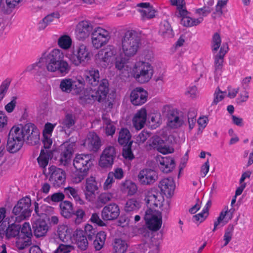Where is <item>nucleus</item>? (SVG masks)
Returning a JSON list of instances; mask_svg holds the SVG:
<instances>
[{"instance_id":"obj_1","label":"nucleus","mask_w":253,"mask_h":253,"mask_svg":"<svg viewBox=\"0 0 253 253\" xmlns=\"http://www.w3.org/2000/svg\"><path fill=\"white\" fill-rule=\"evenodd\" d=\"M64 57L62 51L58 49H54L49 53L44 52L39 61L28 67V70L33 71L34 73L39 76L44 75L46 70L64 76L69 72L71 67Z\"/></svg>"},{"instance_id":"obj_2","label":"nucleus","mask_w":253,"mask_h":253,"mask_svg":"<svg viewBox=\"0 0 253 253\" xmlns=\"http://www.w3.org/2000/svg\"><path fill=\"white\" fill-rule=\"evenodd\" d=\"M157 199V195L150 192L145 199L148 208L145 211L144 220L147 228L152 232L158 230V211L154 209L158 206Z\"/></svg>"},{"instance_id":"obj_3","label":"nucleus","mask_w":253,"mask_h":253,"mask_svg":"<svg viewBox=\"0 0 253 253\" xmlns=\"http://www.w3.org/2000/svg\"><path fill=\"white\" fill-rule=\"evenodd\" d=\"M140 43V39L137 32L134 30H128L122 38L120 50L125 57H133L137 52Z\"/></svg>"},{"instance_id":"obj_4","label":"nucleus","mask_w":253,"mask_h":253,"mask_svg":"<svg viewBox=\"0 0 253 253\" xmlns=\"http://www.w3.org/2000/svg\"><path fill=\"white\" fill-rule=\"evenodd\" d=\"M109 91V83L107 79L100 81L97 90H92L81 95L79 98V102L82 105L91 104L95 101L101 102L106 97Z\"/></svg>"},{"instance_id":"obj_5","label":"nucleus","mask_w":253,"mask_h":253,"mask_svg":"<svg viewBox=\"0 0 253 253\" xmlns=\"http://www.w3.org/2000/svg\"><path fill=\"white\" fill-rule=\"evenodd\" d=\"M163 115L167 117V128L178 129L183 126L184 121L180 111L170 105H165L162 109Z\"/></svg>"},{"instance_id":"obj_6","label":"nucleus","mask_w":253,"mask_h":253,"mask_svg":"<svg viewBox=\"0 0 253 253\" xmlns=\"http://www.w3.org/2000/svg\"><path fill=\"white\" fill-rule=\"evenodd\" d=\"M91 53L88 47L84 44L74 47L69 59L76 66H85L91 59Z\"/></svg>"},{"instance_id":"obj_7","label":"nucleus","mask_w":253,"mask_h":253,"mask_svg":"<svg viewBox=\"0 0 253 253\" xmlns=\"http://www.w3.org/2000/svg\"><path fill=\"white\" fill-rule=\"evenodd\" d=\"M23 142L28 144L35 145L39 143L40 132L36 126L32 123H27L21 127L16 126Z\"/></svg>"},{"instance_id":"obj_8","label":"nucleus","mask_w":253,"mask_h":253,"mask_svg":"<svg viewBox=\"0 0 253 253\" xmlns=\"http://www.w3.org/2000/svg\"><path fill=\"white\" fill-rule=\"evenodd\" d=\"M132 72L134 78L138 82L144 84L152 78L153 69L149 63L139 61L135 64Z\"/></svg>"},{"instance_id":"obj_9","label":"nucleus","mask_w":253,"mask_h":253,"mask_svg":"<svg viewBox=\"0 0 253 253\" xmlns=\"http://www.w3.org/2000/svg\"><path fill=\"white\" fill-rule=\"evenodd\" d=\"M175 139L170 130L164 128L159 131V153L166 155L174 152Z\"/></svg>"},{"instance_id":"obj_10","label":"nucleus","mask_w":253,"mask_h":253,"mask_svg":"<svg viewBox=\"0 0 253 253\" xmlns=\"http://www.w3.org/2000/svg\"><path fill=\"white\" fill-rule=\"evenodd\" d=\"M160 188L162 194L166 196L167 199H164L159 207L162 211L167 213L169 208V200L173 194L175 189V184L173 180L171 178H165L160 182Z\"/></svg>"},{"instance_id":"obj_11","label":"nucleus","mask_w":253,"mask_h":253,"mask_svg":"<svg viewBox=\"0 0 253 253\" xmlns=\"http://www.w3.org/2000/svg\"><path fill=\"white\" fill-rule=\"evenodd\" d=\"M116 53V49L114 46L108 45L106 48L99 50L95 55V63L98 66L105 68L113 64Z\"/></svg>"},{"instance_id":"obj_12","label":"nucleus","mask_w":253,"mask_h":253,"mask_svg":"<svg viewBox=\"0 0 253 253\" xmlns=\"http://www.w3.org/2000/svg\"><path fill=\"white\" fill-rule=\"evenodd\" d=\"M31 205V200L29 197L22 198L18 201L12 210V213L16 216V222H20L30 216L32 211Z\"/></svg>"},{"instance_id":"obj_13","label":"nucleus","mask_w":253,"mask_h":253,"mask_svg":"<svg viewBox=\"0 0 253 253\" xmlns=\"http://www.w3.org/2000/svg\"><path fill=\"white\" fill-rule=\"evenodd\" d=\"M17 131L18 130L14 126L10 130L8 135L6 150L11 153L18 151L23 145L24 142Z\"/></svg>"},{"instance_id":"obj_14","label":"nucleus","mask_w":253,"mask_h":253,"mask_svg":"<svg viewBox=\"0 0 253 253\" xmlns=\"http://www.w3.org/2000/svg\"><path fill=\"white\" fill-rule=\"evenodd\" d=\"M110 38V32L101 27L95 28L92 32V43L94 47L96 49L106 44Z\"/></svg>"},{"instance_id":"obj_15","label":"nucleus","mask_w":253,"mask_h":253,"mask_svg":"<svg viewBox=\"0 0 253 253\" xmlns=\"http://www.w3.org/2000/svg\"><path fill=\"white\" fill-rule=\"evenodd\" d=\"M47 175L48 180L54 187H60L64 184L66 180L65 172L62 169L52 166L48 168Z\"/></svg>"},{"instance_id":"obj_16","label":"nucleus","mask_w":253,"mask_h":253,"mask_svg":"<svg viewBox=\"0 0 253 253\" xmlns=\"http://www.w3.org/2000/svg\"><path fill=\"white\" fill-rule=\"evenodd\" d=\"M116 156V150L113 146H108L103 151L99 161V166L103 168H111Z\"/></svg>"},{"instance_id":"obj_17","label":"nucleus","mask_w":253,"mask_h":253,"mask_svg":"<svg viewBox=\"0 0 253 253\" xmlns=\"http://www.w3.org/2000/svg\"><path fill=\"white\" fill-rule=\"evenodd\" d=\"M83 82L81 80L77 81H73L71 79H64L62 80L60 84V88L66 93H70L73 90H76V92L79 93L84 88Z\"/></svg>"},{"instance_id":"obj_18","label":"nucleus","mask_w":253,"mask_h":253,"mask_svg":"<svg viewBox=\"0 0 253 253\" xmlns=\"http://www.w3.org/2000/svg\"><path fill=\"white\" fill-rule=\"evenodd\" d=\"M75 144L66 142L60 145L59 148V161L61 164L66 166L71 161L74 152Z\"/></svg>"},{"instance_id":"obj_19","label":"nucleus","mask_w":253,"mask_h":253,"mask_svg":"<svg viewBox=\"0 0 253 253\" xmlns=\"http://www.w3.org/2000/svg\"><path fill=\"white\" fill-rule=\"evenodd\" d=\"M91 154H78L74 159L73 165L76 169L88 171L92 164Z\"/></svg>"},{"instance_id":"obj_20","label":"nucleus","mask_w":253,"mask_h":253,"mask_svg":"<svg viewBox=\"0 0 253 253\" xmlns=\"http://www.w3.org/2000/svg\"><path fill=\"white\" fill-rule=\"evenodd\" d=\"M93 26L91 22L87 20L80 21L77 25L76 35L79 40H84L87 38L93 31Z\"/></svg>"},{"instance_id":"obj_21","label":"nucleus","mask_w":253,"mask_h":253,"mask_svg":"<svg viewBox=\"0 0 253 253\" xmlns=\"http://www.w3.org/2000/svg\"><path fill=\"white\" fill-rule=\"evenodd\" d=\"M147 92L142 87H136L130 93V100L135 106L142 105L147 99Z\"/></svg>"},{"instance_id":"obj_22","label":"nucleus","mask_w":253,"mask_h":253,"mask_svg":"<svg viewBox=\"0 0 253 253\" xmlns=\"http://www.w3.org/2000/svg\"><path fill=\"white\" fill-rule=\"evenodd\" d=\"M119 206L114 203L105 206L101 211L102 218L105 220H111L116 219L120 214Z\"/></svg>"},{"instance_id":"obj_23","label":"nucleus","mask_w":253,"mask_h":253,"mask_svg":"<svg viewBox=\"0 0 253 253\" xmlns=\"http://www.w3.org/2000/svg\"><path fill=\"white\" fill-rule=\"evenodd\" d=\"M85 189L86 199L89 202L93 201L95 198V192L98 189L97 183L95 177L90 176L86 179Z\"/></svg>"},{"instance_id":"obj_24","label":"nucleus","mask_w":253,"mask_h":253,"mask_svg":"<svg viewBox=\"0 0 253 253\" xmlns=\"http://www.w3.org/2000/svg\"><path fill=\"white\" fill-rule=\"evenodd\" d=\"M157 177V172L149 169L141 170L138 175V178L140 182L143 185H149L153 183Z\"/></svg>"},{"instance_id":"obj_25","label":"nucleus","mask_w":253,"mask_h":253,"mask_svg":"<svg viewBox=\"0 0 253 253\" xmlns=\"http://www.w3.org/2000/svg\"><path fill=\"white\" fill-rule=\"evenodd\" d=\"M84 145L89 150L94 152L97 151L101 145L99 137L94 132H90L87 134Z\"/></svg>"},{"instance_id":"obj_26","label":"nucleus","mask_w":253,"mask_h":253,"mask_svg":"<svg viewBox=\"0 0 253 253\" xmlns=\"http://www.w3.org/2000/svg\"><path fill=\"white\" fill-rule=\"evenodd\" d=\"M175 167L173 158L169 156L159 158V169L164 173L172 171Z\"/></svg>"},{"instance_id":"obj_27","label":"nucleus","mask_w":253,"mask_h":253,"mask_svg":"<svg viewBox=\"0 0 253 253\" xmlns=\"http://www.w3.org/2000/svg\"><path fill=\"white\" fill-rule=\"evenodd\" d=\"M84 76L86 83L90 85L95 86L99 84L100 74L98 69L91 68L85 70Z\"/></svg>"},{"instance_id":"obj_28","label":"nucleus","mask_w":253,"mask_h":253,"mask_svg":"<svg viewBox=\"0 0 253 253\" xmlns=\"http://www.w3.org/2000/svg\"><path fill=\"white\" fill-rule=\"evenodd\" d=\"M147 118V111L145 108H141L135 114L132 123L134 127L137 130L142 129L146 123Z\"/></svg>"},{"instance_id":"obj_29","label":"nucleus","mask_w":253,"mask_h":253,"mask_svg":"<svg viewBox=\"0 0 253 253\" xmlns=\"http://www.w3.org/2000/svg\"><path fill=\"white\" fill-rule=\"evenodd\" d=\"M33 229L35 236L39 238L46 234L48 230V226L45 220L38 219L33 223Z\"/></svg>"},{"instance_id":"obj_30","label":"nucleus","mask_w":253,"mask_h":253,"mask_svg":"<svg viewBox=\"0 0 253 253\" xmlns=\"http://www.w3.org/2000/svg\"><path fill=\"white\" fill-rule=\"evenodd\" d=\"M53 157V153L50 150H42L40 156L37 159L38 163L40 167L43 169V173L47 177V175L45 172L46 170V167L48 164L49 160L51 159Z\"/></svg>"},{"instance_id":"obj_31","label":"nucleus","mask_w":253,"mask_h":253,"mask_svg":"<svg viewBox=\"0 0 253 253\" xmlns=\"http://www.w3.org/2000/svg\"><path fill=\"white\" fill-rule=\"evenodd\" d=\"M74 237L75 243L79 249L83 251L87 249L88 242L83 230H77L74 234Z\"/></svg>"},{"instance_id":"obj_32","label":"nucleus","mask_w":253,"mask_h":253,"mask_svg":"<svg viewBox=\"0 0 253 253\" xmlns=\"http://www.w3.org/2000/svg\"><path fill=\"white\" fill-rule=\"evenodd\" d=\"M139 7L138 11L141 13L143 19H151L155 16V10L149 2H141L136 5Z\"/></svg>"},{"instance_id":"obj_33","label":"nucleus","mask_w":253,"mask_h":253,"mask_svg":"<svg viewBox=\"0 0 253 253\" xmlns=\"http://www.w3.org/2000/svg\"><path fill=\"white\" fill-rule=\"evenodd\" d=\"M228 50L227 44H223L218 53L214 57V67L216 72L221 71L223 62V57Z\"/></svg>"},{"instance_id":"obj_34","label":"nucleus","mask_w":253,"mask_h":253,"mask_svg":"<svg viewBox=\"0 0 253 253\" xmlns=\"http://www.w3.org/2000/svg\"><path fill=\"white\" fill-rule=\"evenodd\" d=\"M120 189L123 193L132 196L137 192V187L136 184L131 180H126L121 183Z\"/></svg>"},{"instance_id":"obj_35","label":"nucleus","mask_w":253,"mask_h":253,"mask_svg":"<svg viewBox=\"0 0 253 253\" xmlns=\"http://www.w3.org/2000/svg\"><path fill=\"white\" fill-rule=\"evenodd\" d=\"M61 215L67 218H70L74 214L73 205L68 201L61 202L60 204Z\"/></svg>"},{"instance_id":"obj_36","label":"nucleus","mask_w":253,"mask_h":253,"mask_svg":"<svg viewBox=\"0 0 253 253\" xmlns=\"http://www.w3.org/2000/svg\"><path fill=\"white\" fill-rule=\"evenodd\" d=\"M102 119L103 126H105V133L106 135L112 136L116 131V126L107 114H103Z\"/></svg>"},{"instance_id":"obj_37","label":"nucleus","mask_w":253,"mask_h":253,"mask_svg":"<svg viewBox=\"0 0 253 253\" xmlns=\"http://www.w3.org/2000/svg\"><path fill=\"white\" fill-rule=\"evenodd\" d=\"M159 33L165 38H172L174 37V34L171 26L167 21L161 23L159 28Z\"/></svg>"},{"instance_id":"obj_38","label":"nucleus","mask_w":253,"mask_h":253,"mask_svg":"<svg viewBox=\"0 0 253 253\" xmlns=\"http://www.w3.org/2000/svg\"><path fill=\"white\" fill-rule=\"evenodd\" d=\"M131 135L128 129L126 128H121L119 134L118 139V143L121 145H127L131 140Z\"/></svg>"},{"instance_id":"obj_39","label":"nucleus","mask_w":253,"mask_h":253,"mask_svg":"<svg viewBox=\"0 0 253 253\" xmlns=\"http://www.w3.org/2000/svg\"><path fill=\"white\" fill-rule=\"evenodd\" d=\"M188 12L185 15H180L182 17L181 24L186 27H192L197 26L203 22L202 17H198L197 18H192L187 16Z\"/></svg>"},{"instance_id":"obj_40","label":"nucleus","mask_w":253,"mask_h":253,"mask_svg":"<svg viewBox=\"0 0 253 253\" xmlns=\"http://www.w3.org/2000/svg\"><path fill=\"white\" fill-rule=\"evenodd\" d=\"M114 253H125L128 248V245L126 241L121 239H115L113 243Z\"/></svg>"},{"instance_id":"obj_41","label":"nucleus","mask_w":253,"mask_h":253,"mask_svg":"<svg viewBox=\"0 0 253 253\" xmlns=\"http://www.w3.org/2000/svg\"><path fill=\"white\" fill-rule=\"evenodd\" d=\"M106 239V234L104 231L99 232L94 238L93 247L95 250L100 251L102 249L105 244Z\"/></svg>"},{"instance_id":"obj_42","label":"nucleus","mask_w":253,"mask_h":253,"mask_svg":"<svg viewBox=\"0 0 253 253\" xmlns=\"http://www.w3.org/2000/svg\"><path fill=\"white\" fill-rule=\"evenodd\" d=\"M232 218V214L228 209V207L226 206L221 211L219 217L216 221L223 226L228 222Z\"/></svg>"},{"instance_id":"obj_43","label":"nucleus","mask_w":253,"mask_h":253,"mask_svg":"<svg viewBox=\"0 0 253 253\" xmlns=\"http://www.w3.org/2000/svg\"><path fill=\"white\" fill-rule=\"evenodd\" d=\"M209 215V206L207 203L202 211L194 215L192 217L193 221L196 224H200L204 222Z\"/></svg>"},{"instance_id":"obj_44","label":"nucleus","mask_w":253,"mask_h":253,"mask_svg":"<svg viewBox=\"0 0 253 253\" xmlns=\"http://www.w3.org/2000/svg\"><path fill=\"white\" fill-rule=\"evenodd\" d=\"M64 191L65 194L69 197L72 196L77 203L80 205L84 204V200L78 194V191L76 189L72 187L68 186L64 188Z\"/></svg>"},{"instance_id":"obj_45","label":"nucleus","mask_w":253,"mask_h":253,"mask_svg":"<svg viewBox=\"0 0 253 253\" xmlns=\"http://www.w3.org/2000/svg\"><path fill=\"white\" fill-rule=\"evenodd\" d=\"M141 207L140 203L135 198L129 199L126 202L125 210L126 212H130L139 210Z\"/></svg>"},{"instance_id":"obj_46","label":"nucleus","mask_w":253,"mask_h":253,"mask_svg":"<svg viewBox=\"0 0 253 253\" xmlns=\"http://www.w3.org/2000/svg\"><path fill=\"white\" fill-rule=\"evenodd\" d=\"M20 229L19 225L14 223L9 225L6 230V237L8 239L15 237L19 234Z\"/></svg>"},{"instance_id":"obj_47","label":"nucleus","mask_w":253,"mask_h":253,"mask_svg":"<svg viewBox=\"0 0 253 253\" xmlns=\"http://www.w3.org/2000/svg\"><path fill=\"white\" fill-rule=\"evenodd\" d=\"M75 124V116L72 114L68 113L66 114L65 117L61 121V124L63 128H70L74 126Z\"/></svg>"},{"instance_id":"obj_48","label":"nucleus","mask_w":253,"mask_h":253,"mask_svg":"<svg viewBox=\"0 0 253 253\" xmlns=\"http://www.w3.org/2000/svg\"><path fill=\"white\" fill-rule=\"evenodd\" d=\"M87 170L84 169H76L72 174V178L74 183H79L81 182L87 175Z\"/></svg>"},{"instance_id":"obj_49","label":"nucleus","mask_w":253,"mask_h":253,"mask_svg":"<svg viewBox=\"0 0 253 253\" xmlns=\"http://www.w3.org/2000/svg\"><path fill=\"white\" fill-rule=\"evenodd\" d=\"M58 44L61 48L69 49L72 44V39L68 35L61 36L58 40Z\"/></svg>"},{"instance_id":"obj_50","label":"nucleus","mask_w":253,"mask_h":253,"mask_svg":"<svg viewBox=\"0 0 253 253\" xmlns=\"http://www.w3.org/2000/svg\"><path fill=\"white\" fill-rule=\"evenodd\" d=\"M84 231L86 237L87 238L88 240L89 241H92L98 233L96 228L93 227L89 224H87L85 226L84 230Z\"/></svg>"},{"instance_id":"obj_51","label":"nucleus","mask_w":253,"mask_h":253,"mask_svg":"<svg viewBox=\"0 0 253 253\" xmlns=\"http://www.w3.org/2000/svg\"><path fill=\"white\" fill-rule=\"evenodd\" d=\"M234 231V226L230 224L227 228L225 229V232L223 237V247L226 246L231 241Z\"/></svg>"},{"instance_id":"obj_52","label":"nucleus","mask_w":253,"mask_h":253,"mask_svg":"<svg viewBox=\"0 0 253 253\" xmlns=\"http://www.w3.org/2000/svg\"><path fill=\"white\" fill-rule=\"evenodd\" d=\"M170 1L172 5L176 6L179 15H183L187 13L184 0H170Z\"/></svg>"},{"instance_id":"obj_53","label":"nucleus","mask_w":253,"mask_h":253,"mask_svg":"<svg viewBox=\"0 0 253 253\" xmlns=\"http://www.w3.org/2000/svg\"><path fill=\"white\" fill-rule=\"evenodd\" d=\"M197 112L195 110H189L188 115V128L191 131L195 126L197 122Z\"/></svg>"},{"instance_id":"obj_54","label":"nucleus","mask_w":253,"mask_h":253,"mask_svg":"<svg viewBox=\"0 0 253 253\" xmlns=\"http://www.w3.org/2000/svg\"><path fill=\"white\" fill-rule=\"evenodd\" d=\"M221 39L220 35L218 33L213 34L211 42V47L213 52L217 51L221 45Z\"/></svg>"},{"instance_id":"obj_55","label":"nucleus","mask_w":253,"mask_h":253,"mask_svg":"<svg viewBox=\"0 0 253 253\" xmlns=\"http://www.w3.org/2000/svg\"><path fill=\"white\" fill-rule=\"evenodd\" d=\"M133 141H130L127 145H125L123 149V156L126 159L128 160H132L134 158V156L131 151V145Z\"/></svg>"},{"instance_id":"obj_56","label":"nucleus","mask_w":253,"mask_h":253,"mask_svg":"<svg viewBox=\"0 0 253 253\" xmlns=\"http://www.w3.org/2000/svg\"><path fill=\"white\" fill-rule=\"evenodd\" d=\"M212 7L209 6H204L200 8H197L195 10V13L199 16V17H202L203 20L204 17L208 16L211 11Z\"/></svg>"},{"instance_id":"obj_57","label":"nucleus","mask_w":253,"mask_h":253,"mask_svg":"<svg viewBox=\"0 0 253 253\" xmlns=\"http://www.w3.org/2000/svg\"><path fill=\"white\" fill-rule=\"evenodd\" d=\"M198 90L196 85H192L187 87L185 95L188 97L194 99L196 98L198 95Z\"/></svg>"},{"instance_id":"obj_58","label":"nucleus","mask_w":253,"mask_h":253,"mask_svg":"<svg viewBox=\"0 0 253 253\" xmlns=\"http://www.w3.org/2000/svg\"><path fill=\"white\" fill-rule=\"evenodd\" d=\"M20 229L21 233L23 235V238L26 237L27 239H31L32 233L29 223L25 222Z\"/></svg>"},{"instance_id":"obj_59","label":"nucleus","mask_w":253,"mask_h":253,"mask_svg":"<svg viewBox=\"0 0 253 253\" xmlns=\"http://www.w3.org/2000/svg\"><path fill=\"white\" fill-rule=\"evenodd\" d=\"M74 250V247L72 245L61 244L53 253H70Z\"/></svg>"},{"instance_id":"obj_60","label":"nucleus","mask_w":253,"mask_h":253,"mask_svg":"<svg viewBox=\"0 0 253 253\" xmlns=\"http://www.w3.org/2000/svg\"><path fill=\"white\" fill-rule=\"evenodd\" d=\"M112 198V194L110 193H103L100 194L97 198V202L105 204Z\"/></svg>"},{"instance_id":"obj_61","label":"nucleus","mask_w":253,"mask_h":253,"mask_svg":"<svg viewBox=\"0 0 253 253\" xmlns=\"http://www.w3.org/2000/svg\"><path fill=\"white\" fill-rule=\"evenodd\" d=\"M114 60H115V65L116 68L119 70H122L126 63L125 58L120 55L116 57L115 56Z\"/></svg>"},{"instance_id":"obj_62","label":"nucleus","mask_w":253,"mask_h":253,"mask_svg":"<svg viewBox=\"0 0 253 253\" xmlns=\"http://www.w3.org/2000/svg\"><path fill=\"white\" fill-rule=\"evenodd\" d=\"M64 198L65 195L63 193L57 192L52 194L50 198L48 197L46 199L47 202L51 200L54 202H59L62 201Z\"/></svg>"},{"instance_id":"obj_63","label":"nucleus","mask_w":253,"mask_h":253,"mask_svg":"<svg viewBox=\"0 0 253 253\" xmlns=\"http://www.w3.org/2000/svg\"><path fill=\"white\" fill-rule=\"evenodd\" d=\"M208 119L206 116L201 117L197 121L199 125L198 134L202 133L203 129L207 126L208 123Z\"/></svg>"},{"instance_id":"obj_64","label":"nucleus","mask_w":253,"mask_h":253,"mask_svg":"<svg viewBox=\"0 0 253 253\" xmlns=\"http://www.w3.org/2000/svg\"><path fill=\"white\" fill-rule=\"evenodd\" d=\"M55 126L56 124H52L50 123L45 124L42 132L43 136H51V133Z\"/></svg>"}]
</instances>
